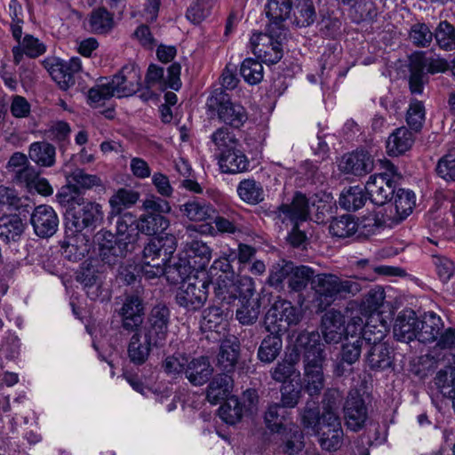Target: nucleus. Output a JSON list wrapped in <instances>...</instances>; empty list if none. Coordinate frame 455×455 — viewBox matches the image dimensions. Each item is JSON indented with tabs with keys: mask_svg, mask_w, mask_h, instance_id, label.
<instances>
[{
	"mask_svg": "<svg viewBox=\"0 0 455 455\" xmlns=\"http://www.w3.org/2000/svg\"><path fill=\"white\" fill-rule=\"evenodd\" d=\"M345 317L337 310L327 311L322 318V333L327 343H338L345 334Z\"/></svg>",
	"mask_w": 455,
	"mask_h": 455,
	"instance_id": "nucleus-26",
	"label": "nucleus"
},
{
	"mask_svg": "<svg viewBox=\"0 0 455 455\" xmlns=\"http://www.w3.org/2000/svg\"><path fill=\"white\" fill-rule=\"evenodd\" d=\"M212 280L208 275L203 277L189 278L188 283H183L175 295L176 303L188 311H197L205 304L208 298V290Z\"/></svg>",
	"mask_w": 455,
	"mask_h": 455,
	"instance_id": "nucleus-12",
	"label": "nucleus"
},
{
	"mask_svg": "<svg viewBox=\"0 0 455 455\" xmlns=\"http://www.w3.org/2000/svg\"><path fill=\"white\" fill-rule=\"evenodd\" d=\"M116 236L109 231H100L96 235L100 255L105 258L108 251L116 257H125L135 249L140 236V226L137 217L130 212L116 216Z\"/></svg>",
	"mask_w": 455,
	"mask_h": 455,
	"instance_id": "nucleus-3",
	"label": "nucleus"
},
{
	"mask_svg": "<svg viewBox=\"0 0 455 455\" xmlns=\"http://www.w3.org/2000/svg\"><path fill=\"white\" fill-rule=\"evenodd\" d=\"M244 411V405L236 396L227 398L226 402L220 407L219 415L227 424L234 425L240 421Z\"/></svg>",
	"mask_w": 455,
	"mask_h": 455,
	"instance_id": "nucleus-53",
	"label": "nucleus"
},
{
	"mask_svg": "<svg viewBox=\"0 0 455 455\" xmlns=\"http://www.w3.org/2000/svg\"><path fill=\"white\" fill-rule=\"evenodd\" d=\"M387 333L386 323L380 320L379 314H370L365 322V329L363 336V343L368 344H379L383 343L382 340Z\"/></svg>",
	"mask_w": 455,
	"mask_h": 455,
	"instance_id": "nucleus-42",
	"label": "nucleus"
},
{
	"mask_svg": "<svg viewBox=\"0 0 455 455\" xmlns=\"http://www.w3.org/2000/svg\"><path fill=\"white\" fill-rule=\"evenodd\" d=\"M240 74L249 84H258L264 76L263 66L260 61L247 58L241 64Z\"/></svg>",
	"mask_w": 455,
	"mask_h": 455,
	"instance_id": "nucleus-59",
	"label": "nucleus"
},
{
	"mask_svg": "<svg viewBox=\"0 0 455 455\" xmlns=\"http://www.w3.org/2000/svg\"><path fill=\"white\" fill-rule=\"evenodd\" d=\"M139 193L126 188L118 189L110 198L109 205L111 211L109 212V218L120 216L124 212V208L132 206L139 200Z\"/></svg>",
	"mask_w": 455,
	"mask_h": 455,
	"instance_id": "nucleus-41",
	"label": "nucleus"
},
{
	"mask_svg": "<svg viewBox=\"0 0 455 455\" xmlns=\"http://www.w3.org/2000/svg\"><path fill=\"white\" fill-rule=\"evenodd\" d=\"M292 272V262L282 260L273 265L269 271L267 283L275 289L281 288L285 279Z\"/></svg>",
	"mask_w": 455,
	"mask_h": 455,
	"instance_id": "nucleus-63",
	"label": "nucleus"
},
{
	"mask_svg": "<svg viewBox=\"0 0 455 455\" xmlns=\"http://www.w3.org/2000/svg\"><path fill=\"white\" fill-rule=\"evenodd\" d=\"M435 384L444 396L451 395L455 390V368L440 370L435 377Z\"/></svg>",
	"mask_w": 455,
	"mask_h": 455,
	"instance_id": "nucleus-64",
	"label": "nucleus"
},
{
	"mask_svg": "<svg viewBox=\"0 0 455 455\" xmlns=\"http://www.w3.org/2000/svg\"><path fill=\"white\" fill-rule=\"evenodd\" d=\"M240 355V341L235 336H228L221 342L218 355V367L227 373L234 372Z\"/></svg>",
	"mask_w": 455,
	"mask_h": 455,
	"instance_id": "nucleus-24",
	"label": "nucleus"
},
{
	"mask_svg": "<svg viewBox=\"0 0 455 455\" xmlns=\"http://www.w3.org/2000/svg\"><path fill=\"white\" fill-rule=\"evenodd\" d=\"M186 258L192 261L193 266L204 269L212 259V249L201 240H192L185 246Z\"/></svg>",
	"mask_w": 455,
	"mask_h": 455,
	"instance_id": "nucleus-35",
	"label": "nucleus"
},
{
	"mask_svg": "<svg viewBox=\"0 0 455 455\" xmlns=\"http://www.w3.org/2000/svg\"><path fill=\"white\" fill-rule=\"evenodd\" d=\"M239 198L251 205L260 204L265 199V192L260 182L254 179L241 180L236 188Z\"/></svg>",
	"mask_w": 455,
	"mask_h": 455,
	"instance_id": "nucleus-39",
	"label": "nucleus"
},
{
	"mask_svg": "<svg viewBox=\"0 0 455 455\" xmlns=\"http://www.w3.org/2000/svg\"><path fill=\"white\" fill-rule=\"evenodd\" d=\"M260 305L258 299H249L241 302L237 308L235 316L240 323L250 325L254 323L259 315Z\"/></svg>",
	"mask_w": 455,
	"mask_h": 455,
	"instance_id": "nucleus-61",
	"label": "nucleus"
},
{
	"mask_svg": "<svg viewBox=\"0 0 455 455\" xmlns=\"http://www.w3.org/2000/svg\"><path fill=\"white\" fill-rule=\"evenodd\" d=\"M30 223L38 237L49 238L58 230L59 218L52 206L41 204L32 212Z\"/></svg>",
	"mask_w": 455,
	"mask_h": 455,
	"instance_id": "nucleus-18",
	"label": "nucleus"
},
{
	"mask_svg": "<svg viewBox=\"0 0 455 455\" xmlns=\"http://www.w3.org/2000/svg\"><path fill=\"white\" fill-rule=\"evenodd\" d=\"M25 229V224L18 215H11L0 220V239L10 243L20 240Z\"/></svg>",
	"mask_w": 455,
	"mask_h": 455,
	"instance_id": "nucleus-43",
	"label": "nucleus"
},
{
	"mask_svg": "<svg viewBox=\"0 0 455 455\" xmlns=\"http://www.w3.org/2000/svg\"><path fill=\"white\" fill-rule=\"evenodd\" d=\"M210 140L220 153H223L226 149L239 146V140L235 135L224 126L218 128L212 132Z\"/></svg>",
	"mask_w": 455,
	"mask_h": 455,
	"instance_id": "nucleus-62",
	"label": "nucleus"
},
{
	"mask_svg": "<svg viewBox=\"0 0 455 455\" xmlns=\"http://www.w3.org/2000/svg\"><path fill=\"white\" fill-rule=\"evenodd\" d=\"M43 65L61 89L67 90L75 84V77L71 75L63 60L49 57L43 61Z\"/></svg>",
	"mask_w": 455,
	"mask_h": 455,
	"instance_id": "nucleus-31",
	"label": "nucleus"
},
{
	"mask_svg": "<svg viewBox=\"0 0 455 455\" xmlns=\"http://www.w3.org/2000/svg\"><path fill=\"white\" fill-rule=\"evenodd\" d=\"M265 11L269 20L267 27L286 28L283 22L291 12V1L267 0Z\"/></svg>",
	"mask_w": 455,
	"mask_h": 455,
	"instance_id": "nucleus-32",
	"label": "nucleus"
},
{
	"mask_svg": "<svg viewBox=\"0 0 455 455\" xmlns=\"http://www.w3.org/2000/svg\"><path fill=\"white\" fill-rule=\"evenodd\" d=\"M301 424L306 429H311L316 434L322 427L323 414H320L318 403L313 400L307 401L300 412Z\"/></svg>",
	"mask_w": 455,
	"mask_h": 455,
	"instance_id": "nucleus-54",
	"label": "nucleus"
},
{
	"mask_svg": "<svg viewBox=\"0 0 455 455\" xmlns=\"http://www.w3.org/2000/svg\"><path fill=\"white\" fill-rule=\"evenodd\" d=\"M275 219L282 223L290 221L293 227L288 234L287 241L293 247H300L307 241L306 234L299 228V223L306 221L310 214L309 203L306 195L297 191L291 204H282L274 212Z\"/></svg>",
	"mask_w": 455,
	"mask_h": 455,
	"instance_id": "nucleus-6",
	"label": "nucleus"
},
{
	"mask_svg": "<svg viewBox=\"0 0 455 455\" xmlns=\"http://www.w3.org/2000/svg\"><path fill=\"white\" fill-rule=\"evenodd\" d=\"M426 118V110L424 103L416 99L410 101L409 108L406 112V123L411 130L419 132L423 127Z\"/></svg>",
	"mask_w": 455,
	"mask_h": 455,
	"instance_id": "nucleus-58",
	"label": "nucleus"
},
{
	"mask_svg": "<svg viewBox=\"0 0 455 455\" xmlns=\"http://www.w3.org/2000/svg\"><path fill=\"white\" fill-rule=\"evenodd\" d=\"M170 323L171 311L169 307L159 303L149 310L140 327V331L162 348L167 341Z\"/></svg>",
	"mask_w": 455,
	"mask_h": 455,
	"instance_id": "nucleus-11",
	"label": "nucleus"
},
{
	"mask_svg": "<svg viewBox=\"0 0 455 455\" xmlns=\"http://www.w3.org/2000/svg\"><path fill=\"white\" fill-rule=\"evenodd\" d=\"M219 165L223 173L235 174L249 170L250 162L243 151L235 146L220 153Z\"/></svg>",
	"mask_w": 455,
	"mask_h": 455,
	"instance_id": "nucleus-23",
	"label": "nucleus"
},
{
	"mask_svg": "<svg viewBox=\"0 0 455 455\" xmlns=\"http://www.w3.org/2000/svg\"><path fill=\"white\" fill-rule=\"evenodd\" d=\"M434 36L442 50L448 52L455 50V28L447 20H443L438 24Z\"/></svg>",
	"mask_w": 455,
	"mask_h": 455,
	"instance_id": "nucleus-57",
	"label": "nucleus"
},
{
	"mask_svg": "<svg viewBox=\"0 0 455 455\" xmlns=\"http://www.w3.org/2000/svg\"><path fill=\"white\" fill-rule=\"evenodd\" d=\"M193 270H196V268L191 260L187 258H179L174 264L165 267V276L170 283L177 284L188 278Z\"/></svg>",
	"mask_w": 455,
	"mask_h": 455,
	"instance_id": "nucleus-48",
	"label": "nucleus"
},
{
	"mask_svg": "<svg viewBox=\"0 0 455 455\" xmlns=\"http://www.w3.org/2000/svg\"><path fill=\"white\" fill-rule=\"evenodd\" d=\"M315 291L314 302L317 310L323 311L336 299L355 296L362 290L361 284L354 279H342L333 274H318L312 280Z\"/></svg>",
	"mask_w": 455,
	"mask_h": 455,
	"instance_id": "nucleus-4",
	"label": "nucleus"
},
{
	"mask_svg": "<svg viewBox=\"0 0 455 455\" xmlns=\"http://www.w3.org/2000/svg\"><path fill=\"white\" fill-rule=\"evenodd\" d=\"M291 11V22L296 27H309L316 20V11L312 0H296Z\"/></svg>",
	"mask_w": 455,
	"mask_h": 455,
	"instance_id": "nucleus-38",
	"label": "nucleus"
},
{
	"mask_svg": "<svg viewBox=\"0 0 455 455\" xmlns=\"http://www.w3.org/2000/svg\"><path fill=\"white\" fill-rule=\"evenodd\" d=\"M301 313L291 301L278 298L266 314L264 325L269 333H285L301 320Z\"/></svg>",
	"mask_w": 455,
	"mask_h": 455,
	"instance_id": "nucleus-10",
	"label": "nucleus"
},
{
	"mask_svg": "<svg viewBox=\"0 0 455 455\" xmlns=\"http://www.w3.org/2000/svg\"><path fill=\"white\" fill-rule=\"evenodd\" d=\"M390 347L386 343L373 344L366 355V363L372 371H384L393 365Z\"/></svg>",
	"mask_w": 455,
	"mask_h": 455,
	"instance_id": "nucleus-33",
	"label": "nucleus"
},
{
	"mask_svg": "<svg viewBox=\"0 0 455 455\" xmlns=\"http://www.w3.org/2000/svg\"><path fill=\"white\" fill-rule=\"evenodd\" d=\"M213 372L208 357L199 356L188 360L185 375L194 386H202L206 383Z\"/></svg>",
	"mask_w": 455,
	"mask_h": 455,
	"instance_id": "nucleus-28",
	"label": "nucleus"
},
{
	"mask_svg": "<svg viewBox=\"0 0 455 455\" xmlns=\"http://www.w3.org/2000/svg\"><path fill=\"white\" fill-rule=\"evenodd\" d=\"M180 211L191 221L201 222L210 219L214 212L210 204L197 200L188 201L180 206Z\"/></svg>",
	"mask_w": 455,
	"mask_h": 455,
	"instance_id": "nucleus-49",
	"label": "nucleus"
},
{
	"mask_svg": "<svg viewBox=\"0 0 455 455\" xmlns=\"http://www.w3.org/2000/svg\"><path fill=\"white\" fill-rule=\"evenodd\" d=\"M28 156L40 167H52L55 164L56 149L46 141L33 142L29 146Z\"/></svg>",
	"mask_w": 455,
	"mask_h": 455,
	"instance_id": "nucleus-36",
	"label": "nucleus"
},
{
	"mask_svg": "<svg viewBox=\"0 0 455 455\" xmlns=\"http://www.w3.org/2000/svg\"><path fill=\"white\" fill-rule=\"evenodd\" d=\"M339 168L346 174L362 177L373 170L374 159L368 151L355 150L342 156Z\"/></svg>",
	"mask_w": 455,
	"mask_h": 455,
	"instance_id": "nucleus-20",
	"label": "nucleus"
},
{
	"mask_svg": "<svg viewBox=\"0 0 455 455\" xmlns=\"http://www.w3.org/2000/svg\"><path fill=\"white\" fill-rule=\"evenodd\" d=\"M76 281L84 285L87 296L96 300L101 295V283L93 267H81L76 273Z\"/></svg>",
	"mask_w": 455,
	"mask_h": 455,
	"instance_id": "nucleus-44",
	"label": "nucleus"
},
{
	"mask_svg": "<svg viewBox=\"0 0 455 455\" xmlns=\"http://www.w3.org/2000/svg\"><path fill=\"white\" fill-rule=\"evenodd\" d=\"M67 180L76 190L91 189L95 187H102L103 185L100 177L89 174L83 169H76L67 176Z\"/></svg>",
	"mask_w": 455,
	"mask_h": 455,
	"instance_id": "nucleus-56",
	"label": "nucleus"
},
{
	"mask_svg": "<svg viewBox=\"0 0 455 455\" xmlns=\"http://www.w3.org/2000/svg\"><path fill=\"white\" fill-rule=\"evenodd\" d=\"M180 69L181 67L179 63H172L168 68V75L165 77L164 70L162 67L156 64H150L148 68L145 77L146 92H144L140 97L146 100L150 99L153 95L150 88L154 86H158L161 89L169 87L176 91L179 90L181 85L180 78Z\"/></svg>",
	"mask_w": 455,
	"mask_h": 455,
	"instance_id": "nucleus-14",
	"label": "nucleus"
},
{
	"mask_svg": "<svg viewBox=\"0 0 455 455\" xmlns=\"http://www.w3.org/2000/svg\"><path fill=\"white\" fill-rule=\"evenodd\" d=\"M142 88L141 70L134 63L124 65L110 81L99 84L88 92V102L93 107L102 106L112 97H129Z\"/></svg>",
	"mask_w": 455,
	"mask_h": 455,
	"instance_id": "nucleus-2",
	"label": "nucleus"
},
{
	"mask_svg": "<svg viewBox=\"0 0 455 455\" xmlns=\"http://www.w3.org/2000/svg\"><path fill=\"white\" fill-rule=\"evenodd\" d=\"M419 318L413 310H403L395 319L393 328L395 338L398 341L410 342L418 339Z\"/></svg>",
	"mask_w": 455,
	"mask_h": 455,
	"instance_id": "nucleus-21",
	"label": "nucleus"
},
{
	"mask_svg": "<svg viewBox=\"0 0 455 455\" xmlns=\"http://www.w3.org/2000/svg\"><path fill=\"white\" fill-rule=\"evenodd\" d=\"M410 61L426 74L445 72L449 68L448 61L433 51L416 52L410 57Z\"/></svg>",
	"mask_w": 455,
	"mask_h": 455,
	"instance_id": "nucleus-25",
	"label": "nucleus"
},
{
	"mask_svg": "<svg viewBox=\"0 0 455 455\" xmlns=\"http://www.w3.org/2000/svg\"><path fill=\"white\" fill-rule=\"evenodd\" d=\"M142 206L145 212L137 219L140 233L156 235L169 227L170 221L164 214L171 212V206L165 199L149 196L143 201Z\"/></svg>",
	"mask_w": 455,
	"mask_h": 455,
	"instance_id": "nucleus-7",
	"label": "nucleus"
},
{
	"mask_svg": "<svg viewBox=\"0 0 455 455\" xmlns=\"http://www.w3.org/2000/svg\"><path fill=\"white\" fill-rule=\"evenodd\" d=\"M368 199L364 188L353 186L342 191L339 198V204L348 212H355L361 209Z\"/></svg>",
	"mask_w": 455,
	"mask_h": 455,
	"instance_id": "nucleus-40",
	"label": "nucleus"
},
{
	"mask_svg": "<svg viewBox=\"0 0 455 455\" xmlns=\"http://www.w3.org/2000/svg\"><path fill=\"white\" fill-rule=\"evenodd\" d=\"M229 374L227 372L218 374L210 382L207 388V400L211 403L217 404L221 400L228 398L233 388V379Z\"/></svg>",
	"mask_w": 455,
	"mask_h": 455,
	"instance_id": "nucleus-34",
	"label": "nucleus"
},
{
	"mask_svg": "<svg viewBox=\"0 0 455 455\" xmlns=\"http://www.w3.org/2000/svg\"><path fill=\"white\" fill-rule=\"evenodd\" d=\"M126 332L132 334L127 345V356L134 365L144 364L148 360L153 349L161 348L147 336H144L140 329Z\"/></svg>",
	"mask_w": 455,
	"mask_h": 455,
	"instance_id": "nucleus-19",
	"label": "nucleus"
},
{
	"mask_svg": "<svg viewBox=\"0 0 455 455\" xmlns=\"http://www.w3.org/2000/svg\"><path fill=\"white\" fill-rule=\"evenodd\" d=\"M117 315L124 331L140 329L145 315L143 300L138 295L126 296L121 307L117 310Z\"/></svg>",
	"mask_w": 455,
	"mask_h": 455,
	"instance_id": "nucleus-17",
	"label": "nucleus"
},
{
	"mask_svg": "<svg viewBox=\"0 0 455 455\" xmlns=\"http://www.w3.org/2000/svg\"><path fill=\"white\" fill-rule=\"evenodd\" d=\"M286 414L287 411L283 405L279 403L269 405L264 417L267 428L276 434L287 428L289 425L284 424Z\"/></svg>",
	"mask_w": 455,
	"mask_h": 455,
	"instance_id": "nucleus-55",
	"label": "nucleus"
},
{
	"mask_svg": "<svg viewBox=\"0 0 455 455\" xmlns=\"http://www.w3.org/2000/svg\"><path fill=\"white\" fill-rule=\"evenodd\" d=\"M314 274L313 268L304 265L294 266L292 263V272L289 275L288 288L295 292L304 291L308 283L312 282Z\"/></svg>",
	"mask_w": 455,
	"mask_h": 455,
	"instance_id": "nucleus-51",
	"label": "nucleus"
},
{
	"mask_svg": "<svg viewBox=\"0 0 455 455\" xmlns=\"http://www.w3.org/2000/svg\"><path fill=\"white\" fill-rule=\"evenodd\" d=\"M89 26L95 34H107L115 27L114 16L105 7L94 9L90 15Z\"/></svg>",
	"mask_w": 455,
	"mask_h": 455,
	"instance_id": "nucleus-47",
	"label": "nucleus"
},
{
	"mask_svg": "<svg viewBox=\"0 0 455 455\" xmlns=\"http://www.w3.org/2000/svg\"><path fill=\"white\" fill-rule=\"evenodd\" d=\"M281 442L279 449L287 455H295L300 452L304 446V434L298 426L290 424L281 433H277Z\"/></svg>",
	"mask_w": 455,
	"mask_h": 455,
	"instance_id": "nucleus-29",
	"label": "nucleus"
},
{
	"mask_svg": "<svg viewBox=\"0 0 455 455\" xmlns=\"http://www.w3.org/2000/svg\"><path fill=\"white\" fill-rule=\"evenodd\" d=\"M298 361L299 355L297 353L294 355L291 354L289 358L283 359L281 362H278L274 368L271 369V378L275 381L283 383V385H284L287 381H290L293 376L298 377L299 372L295 367Z\"/></svg>",
	"mask_w": 455,
	"mask_h": 455,
	"instance_id": "nucleus-45",
	"label": "nucleus"
},
{
	"mask_svg": "<svg viewBox=\"0 0 455 455\" xmlns=\"http://www.w3.org/2000/svg\"><path fill=\"white\" fill-rule=\"evenodd\" d=\"M286 31V28L267 26L265 33H254L250 40L254 55L262 62L277 63L283 57L282 40Z\"/></svg>",
	"mask_w": 455,
	"mask_h": 455,
	"instance_id": "nucleus-8",
	"label": "nucleus"
},
{
	"mask_svg": "<svg viewBox=\"0 0 455 455\" xmlns=\"http://www.w3.org/2000/svg\"><path fill=\"white\" fill-rule=\"evenodd\" d=\"M343 413L347 429L359 432L365 427L369 420V407L358 390L354 389L348 392L343 406Z\"/></svg>",
	"mask_w": 455,
	"mask_h": 455,
	"instance_id": "nucleus-15",
	"label": "nucleus"
},
{
	"mask_svg": "<svg viewBox=\"0 0 455 455\" xmlns=\"http://www.w3.org/2000/svg\"><path fill=\"white\" fill-rule=\"evenodd\" d=\"M359 226L354 217L348 214L334 218L329 226V232L332 236L346 238L358 231Z\"/></svg>",
	"mask_w": 455,
	"mask_h": 455,
	"instance_id": "nucleus-52",
	"label": "nucleus"
},
{
	"mask_svg": "<svg viewBox=\"0 0 455 455\" xmlns=\"http://www.w3.org/2000/svg\"><path fill=\"white\" fill-rule=\"evenodd\" d=\"M213 283L215 297L220 303L231 305L237 299L235 277L218 275Z\"/></svg>",
	"mask_w": 455,
	"mask_h": 455,
	"instance_id": "nucleus-46",
	"label": "nucleus"
},
{
	"mask_svg": "<svg viewBox=\"0 0 455 455\" xmlns=\"http://www.w3.org/2000/svg\"><path fill=\"white\" fill-rule=\"evenodd\" d=\"M443 323L440 316L434 312L425 313L422 319H419L418 340L429 343L436 340Z\"/></svg>",
	"mask_w": 455,
	"mask_h": 455,
	"instance_id": "nucleus-30",
	"label": "nucleus"
},
{
	"mask_svg": "<svg viewBox=\"0 0 455 455\" xmlns=\"http://www.w3.org/2000/svg\"><path fill=\"white\" fill-rule=\"evenodd\" d=\"M415 133L405 126L393 131L386 141V150L389 156H399L409 151L415 142Z\"/></svg>",
	"mask_w": 455,
	"mask_h": 455,
	"instance_id": "nucleus-22",
	"label": "nucleus"
},
{
	"mask_svg": "<svg viewBox=\"0 0 455 455\" xmlns=\"http://www.w3.org/2000/svg\"><path fill=\"white\" fill-rule=\"evenodd\" d=\"M335 402L328 400L327 406L323 412V423L320 430L315 434L319 435V443L323 450L331 451L338 450L342 443L343 429L340 419L338 414L332 411Z\"/></svg>",
	"mask_w": 455,
	"mask_h": 455,
	"instance_id": "nucleus-13",
	"label": "nucleus"
},
{
	"mask_svg": "<svg viewBox=\"0 0 455 455\" xmlns=\"http://www.w3.org/2000/svg\"><path fill=\"white\" fill-rule=\"evenodd\" d=\"M395 209L397 221L406 219L415 206V194L411 190L399 188L395 192Z\"/></svg>",
	"mask_w": 455,
	"mask_h": 455,
	"instance_id": "nucleus-50",
	"label": "nucleus"
},
{
	"mask_svg": "<svg viewBox=\"0 0 455 455\" xmlns=\"http://www.w3.org/2000/svg\"><path fill=\"white\" fill-rule=\"evenodd\" d=\"M395 181L387 172L371 175L364 186L369 200L376 205L388 202L395 195Z\"/></svg>",
	"mask_w": 455,
	"mask_h": 455,
	"instance_id": "nucleus-16",
	"label": "nucleus"
},
{
	"mask_svg": "<svg viewBox=\"0 0 455 455\" xmlns=\"http://www.w3.org/2000/svg\"><path fill=\"white\" fill-rule=\"evenodd\" d=\"M363 345V339H361V337L355 339V340L349 339V337H346L340 351V360L334 370L337 376H342L347 372L351 371L350 369H347L345 367V364L351 366L358 361L361 355Z\"/></svg>",
	"mask_w": 455,
	"mask_h": 455,
	"instance_id": "nucleus-27",
	"label": "nucleus"
},
{
	"mask_svg": "<svg viewBox=\"0 0 455 455\" xmlns=\"http://www.w3.org/2000/svg\"><path fill=\"white\" fill-rule=\"evenodd\" d=\"M283 333H269L261 341L257 356L265 363L274 362L280 355L283 348Z\"/></svg>",
	"mask_w": 455,
	"mask_h": 455,
	"instance_id": "nucleus-37",
	"label": "nucleus"
},
{
	"mask_svg": "<svg viewBox=\"0 0 455 455\" xmlns=\"http://www.w3.org/2000/svg\"><path fill=\"white\" fill-rule=\"evenodd\" d=\"M215 0H194L188 8L186 17L194 24H199L211 14Z\"/></svg>",
	"mask_w": 455,
	"mask_h": 455,
	"instance_id": "nucleus-60",
	"label": "nucleus"
},
{
	"mask_svg": "<svg viewBox=\"0 0 455 455\" xmlns=\"http://www.w3.org/2000/svg\"><path fill=\"white\" fill-rule=\"evenodd\" d=\"M296 347L304 351V389L310 396L318 395L325 382L323 371L325 356L319 333L301 331L296 339Z\"/></svg>",
	"mask_w": 455,
	"mask_h": 455,
	"instance_id": "nucleus-1",
	"label": "nucleus"
},
{
	"mask_svg": "<svg viewBox=\"0 0 455 455\" xmlns=\"http://www.w3.org/2000/svg\"><path fill=\"white\" fill-rule=\"evenodd\" d=\"M208 109L215 112L220 122L234 129L241 128L248 120L246 109L239 103L233 102L223 89H216L207 100Z\"/></svg>",
	"mask_w": 455,
	"mask_h": 455,
	"instance_id": "nucleus-9",
	"label": "nucleus"
},
{
	"mask_svg": "<svg viewBox=\"0 0 455 455\" xmlns=\"http://www.w3.org/2000/svg\"><path fill=\"white\" fill-rule=\"evenodd\" d=\"M57 196L60 204H67V227L74 228V232H82L85 228L93 230L102 222L104 214L100 204L63 193H59Z\"/></svg>",
	"mask_w": 455,
	"mask_h": 455,
	"instance_id": "nucleus-5",
	"label": "nucleus"
}]
</instances>
